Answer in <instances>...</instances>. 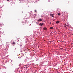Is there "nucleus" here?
I'll list each match as a JSON object with an SVG mask.
<instances>
[{
    "instance_id": "obj_5",
    "label": "nucleus",
    "mask_w": 73,
    "mask_h": 73,
    "mask_svg": "<svg viewBox=\"0 0 73 73\" xmlns=\"http://www.w3.org/2000/svg\"><path fill=\"white\" fill-rule=\"evenodd\" d=\"M16 44V42H13L12 43L13 45H15V44Z\"/></svg>"
},
{
    "instance_id": "obj_1",
    "label": "nucleus",
    "mask_w": 73,
    "mask_h": 73,
    "mask_svg": "<svg viewBox=\"0 0 73 73\" xmlns=\"http://www.w3.org/2000/svg\"><path fill=\"white\" fill-rule=\"evenodd\" d=\"M50 15L51 16H52V17H54V15L53 14H50Z\"/></svg>"
},
{
    "instance_id": "obj_4",
    "label": "nucleus",
    "mask_w": 73,
    "mask_h": 73,
    "mask_svg": "<svg viewBox=\"0 0 73 73\" xmlns=\"http://www.w3.org/2000/svg\"><path fill=\"white\" fill-rule=\"evenodd\" d=\"M43 29L44 30H45V31L46 30V29H47L46 27H44Z\"/></svg>"
},
{
    "instance_id": "obj_2",
    "label": "nucleus",
    "mask_w": 73,
    "mask_h": 73,
    "mask_svg": "<svg viewBox=\"0 0 73 73\" xmlns=\"http://www.w3.org/2000/svg\"><path fill=\"white\" fill-rule=\"evenodd\" d=\"M39 25H40L41 26H42V25H44V24L40 23Z\"/></svg>"
},
{
    "instance_id": "obj_8",
    "label": "nucleus",
    "mask_w": 73,
    "mask_h": 73,
    "mask_svg": "<svg viewBox=\"0 0 73 73\" xmlns=\"http://www.w3.org/2000/svg\"><path fill=\"white\" fill-rule=\"evenodd\" d=\"M58 16H60L61 15V13H59L58 14Z\"/></svg>"
},
{
    "instance_id": "obj_6",
    "label": "nucleus",
    "mask_w": 73,
    "mask_h": 73,
    "mask_svg": "<svg viewBox=\"0 0 73 73\" xmlns=\"http://www.w3.org/2000/svg\"><path fill=\"white\" fill-rule=\"evenodd\" d=\"M60 23V21H56V23L57 24H58V23Z\"/></svg>"
},
{
    "instance_id": "obj_11",
    "label": "nucleus",
    "mask_w": 73,
    "mask_h": 73,
    "mask_svg": "<svg viewBox=\"0 0 73 73\" xmlns=\"http://www.w3.org/2000/svg\"><path fill=\"white\" fill-rule=\"evenodd\" d=\"M7 1H9V0H7Z\"/></svg>"
},
{
    "instance_id": "obj_9",
    "label": "nucleus",
    "mask_w": 73,
    "mask_h": 73,
    "mask_svg": "<svg viewBox=\"0 0 73 73\" xmlns=\"http://www.w3.org/2000/svg\"><path fill=\"white\" fill-rule=\"evenodd\" d=\"M35 12H37V11H36V10H35Z\"/></svg>"
},
{
    "instance_id": "obj_7",
    "label": "nucleus",
    "mask_w": 73,
    "mask_h": 73,
    "mask_svg": "<svg viewBox=\"0 0 73 73\" xmlns=\"http://www.w3.org/2000/svg\"><path fill=\"white\" fill-rule=\"evenodd\" d=\"M50 29H53V27H50Z\"/></svg>"
},
{
    "instance_id": "obj_10",
    "label": "nucleus",
    "mask_w": 73,
    "mask_h": 73,
    "mask_svg": "<svg viewBox=\"0 0 73 73\" xmlns=\"http://www.w3.org/2000/svg\"><path fill=\"white\" fill-rule=\"evenodd\" d=\"M51 22L50 23H49L50 24H51Z\"/></svg>"
},
{
    "instance_id": "obj_3",
    "label": "nucleus",
    "mask_w": 73,
    "mask_h": 73,
    "mask_svg": "<svg viewBox=\"0 0 73 73\" xmlns=\"http://www.w3.org/2000/svg\"><path fill=\"white\" fill-rule=\"evenodd\" d=\"M42 21V19H39L38 20V22H39V21Z\"/></svg>"
}]
</instances>
